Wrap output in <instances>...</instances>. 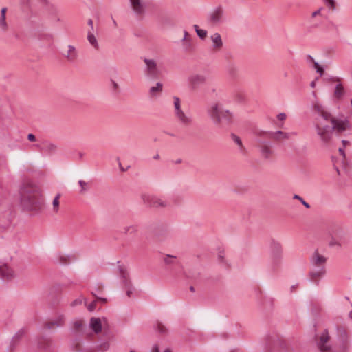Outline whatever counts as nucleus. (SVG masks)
<instances>
[{
  "mask_svg": "<svg viewBox=\"0 0 352 352\" xmlns=\"http://www.w3.org/2000/svg\"><path fill=\"white\" fill-rule=\"evenodd\" d=\"M313 111L318 114L315 121L316 133L324 145L331 143L334 131L340 133L346 130L348 121L333 117L318 101L313 103Z\"/></svg>",
  "mask_w": 352,
  "mask_h": 352,
  "instance_id": "obj_1",
  "label": "nucleus"
},
{
  "mask_svg": "<svg viewBox=\"0 0 352 352\" xmlns=\"http://www.w3.org/2000/svg\"><path fill=\"white\" fill-rule=\"evenodd\" d=\"M20 205L23 210L40 212L43 206L41 188L32 182H24L19 188Z\"/></svg>",
  "mask_w": 352,
  "mask_h": 352,
  "instance_id": "obj_2",
  "label": "nucleus"
},
{
  "mask_svg": "<svg viewBox=\"0 0 352 352\" xmlns=\"http://www.w3.org/2000/svg\"><path fill=\"white\" fill-rule=\"evenodd\" d=\"M207 113L213 123L219 127H227L232 122V114L226 110L218 103L212 104L207 110Z\"/></svg>",
  "mask_w": 352,
  "mask_h": 352,
  "instance_id": "obj_3",
  "label": "nucleus"
},
{
  "mask_svg": "<svg viewBox=\"0 0 352 352\" xmlns=\"http://www.w3.org/2000/svg\"><path fill=\"white\" fill-rule=\"evenodd\" d=\"M327 258L316 250L311 258V270L309 272L311 280L318 283V278L326 273L325 265Z\"/></svg>",
  "mask_w": 352,
  "mask_h": 352,
  "instance_id": "obj_4",
  "label": "nucleus"
},
{
  "mask_svg": "<svg viewBox=\"0 0 352 352\" xmlns=\"http://www.w3.org/2000/svg\"><path fill=\"white\" fill-rule=\"evenodd\" d=\"M327 232L331 239L329 242L330 247L340 248L347 242L344 229L337 223H333L328 226Z\"/></svg>",
  "mask_w": 352,
  "mask_h": 352,
  "instance_id": "obj_5",
  "label": "nucleus"
},
{
  "mask_svg": "<svg viewBox=\"0 0 352 352\" xmlns=\"http://www.w3.org/2000/svg\"><path fill=\"white\" fill-rule=\"evenodd\" d=\"M262 131H259L256 132V135L257 137V141L258 143V148L260 149L261 155L264 158L268 159L272 155L273 151L271 148V144L268 141L270 138L263 136Z\"/></svg>",
  "mask_w": 352,
  "mask_h": 352,
  "instance_id": "obj_6",
  "label": "nucleus"
},
{
  "mask_svg": "<svg viewBox=\"0 0 352 352\" xmlns=\"http://www.w3.org/2000/svg\"><path fill=\"white\" fill-rule=\"evenodd\" d=\"M143 60L146 65L144 69L146 76L152 80L158 79L161 76V71L157 67V62L147 58H144Z\"/></svg>",
  "mask_w": 352,
  "mask_h": 352,
  "instance_id": "obj_7",
  "label": "nucleus"
},
{
  "mask_svg": "<svg viewBox=\"0 0 352 352\" xmlns=\"http://www.w3.org/2000/svg\"><path fill=\"white\" fill-rule=\"evenodd\" d=\"M174 107L175 116L178 121L184 126H189L192 124V120L190 116H188L182 111L181 108V101L179 97L174 96Z\"/></svg>",
  "mask_w": 352,
  "mask_h": 352,
  "instance_id": "obj_8",
  "label": "nucleus"
},
{
  "mask_svg": "<svg viewBox=\"0 0 352 352\" xmlns=\"http://www.w3.org/2000/svg\"><path fill=\"white\" fill-rule=\"evenodd\" d=\"M295 132L286 133L282 131H262V135L265 138H269L270 140H273L275 142H280L290 139L292 136L296 135Z\"/></svg>",
  "mask_w": 352,
  "mask_h": 352,
  "instance_id": "obj_9",
  "label": "nucleus"
},
{
  "mask_svg": "<svg viewBox=\"0 0 352 352\" xmlns=\"http://www.w3.org/2000/svg\"><path fill=\"white\" fill-rule=\"evenodd\" d=\"M316 344L320 352H333L330 344V337L327 329L316 339Z\"/></svg>",
  "mask_w": 352,
  "mask_h": 352,
  "instance_id": "obj_10",
  "label": "nucleus"
},
{
  "mask_svg": "<svg viewBox=\"0 0 352 352\" xmlns=\"http://www.w3.org/2000/svg\"><path fill=\"white\" fill-rule=\"evenodd\" d=\"M142 199L143 202L149 207L164 208L168 205L166 201L150 195H142Z\"/></svg>",
  "mask_w": 352,
  "mask_h": 352,
  "instance_id": "obj_11",
  "label": "nucleus"
},
{
  "mask_svg": "<svg viewBox=\"0 0 352 352\" xmlns=\"http://www.w3.org/2000/svg\"><path fill=\"white\" fill-rule=\"evenodd\" d=\"M223 10L219 6L214 8L208 16V21L213 26L218 25L223 22Z\"/></svg>",
  "mask_w": 352,
  "mask_h": 352,
  "instance_id": "obj_12",
  "label": "nucleus"
},
{
  "mask_svg": "<svg viewBox=\"0 0 352 352\" xmlns=\"http://www.w3.org/2000/svg\"><path fill=\"white\" fill-rule=\"evenodd\" d=\"M283 250L280 243H274L272 246L271 258L273 267H278L281 261Z\"/></svg>",
  "mask_w": 352,
  "mask_h": 352,
  "instance_id": "obj_13",
  "label": "nucleus"
},
{
  "mask_svg": "<svg viewBox=\"0 0 352 352\" xmlns=\"http://www.w3.org/2000/svg\"><path fill=\"white\" fill-rule=\"evenodd\" d=\"M34 146L41 152L47 155H52L56 153L57 146L49 140H42L39 144H35Z\"/></svg>",
  "mask_w": 352,
  "mask_h": 352,
  "instance_id": "obj_14",
  "label": "nucleus"
},
{
  "mask_svg": "<svg viewBox=\"0 0 352 352\" xmlns=\"http://www.w3.org/2000/svg\"><path fill=\"white\" fill-rule=\"evenodd\" d=\"M120 276L122 278V282L126 289V295L130 297L133 293V288L131 281L129 278V274L126 269L122 266H119Z\"/></svg>",
  "mask_w": 352,
  "mask_h": 352,
  "instance_id": "obj_15",
  "label": "nucleus"
},
{
  "mask_svg": "<svg viewBox=\"0 0 352 352\" xmlns=\"http://www.w3.org/2000/svg\"><path fill=\"white\" fill-rule=\"evenodd\" d=\"M65 318L63 314H59L54 319L47 321L44 324L45 328L47 329H54L58 327H61L65 324Z\"/></svg>",
  "mask_w": 352,
  "mask_h": 352,
  "instance_id": "obj_16",
  "label": "nucleus"
},
{
  "mask_svg": "<svg viewBox=\"0 0 352 352\" xmlns=\"http://www.w3.org/2000/svg\"><path fill=\"white\" fill-rule=\"evenodd\" d=\"M212 41V50L214 52H220L223 47V42L219 33L215 32L210 35Z\"/></svg>",
  "mask_w": 352,
  "mask_h": 352,
  "instance_id": "obj_17",
  "label": "nucleus"
},
{
  "mask_svg": "<svg viewBox=\"0 0 352 352\" xmlns=\"http://www.w3.org/2000/svg\"><path fill=\"white\" fill-rule=\"evenodd\" d=\"M14 277V272L6 264H0V278L9 280Z\"/></svg>",
  "mask_w": 352,
  "mask_h": 352,
  "instance_id": "obj_18",
  "label": "nucleus"
},
{
  "mask_svg": "<svg viewBox=\"0 0 352 352\" xmlns=\"http://www.w3.org/2000/svg\"><path fill=\"white\" fill-rule=\"evenodd\" d=\"M63 56L69 62H74L78 58V51L74 45H69L68 50Z\"/></svg>",
  "mask_w": 352,
  "mask_h": 352,
  "instance_id": "obj_19",
  "label": "nucleus"
},
{
  "mask_svg": "<svg viewBox=\"0 0 352 352\" xmlns=\"http://www.w3.org/2000/svg\"><path fill=\"white\" fill-rule=\"evenodd\" d=\"M189 81L193 88L204 84L206 81V77L202 74H195L189 78Z\"/></svg>",
  "mask_w": 352,
  "mask_h": 352,
  "instance_id": "obj_20",
  "label": "nucleus"
},
{
  "mask_svg": "<svg viewBox=\"0 0 352 352\" xmlns=\"http://www.w3.org/2000/svg\"><path fill=\"white\" fill-rule=\"evenodd\" d=\"M46 11L48 14L49 19L53 21L59 22L60 21L58 16V10L57 8L54 5H49V7L46 8Z\"/></svg>",
  "mask_w": 352,
  "mask_h": 352,
  "instance_id": "obj_21",
  "label": "nucleus"
},
{
  "mask_svg": "<svg viewBox=\"0 0 352 352\" xmlns=\"http://www.w3.org/2000/svg\"><path fill=\"white\" fill-rule=\"evenodd\" d=\"M133 11L137 14H142L144 12V6L141 0H129Z\"/></svg>",
  "mask_w": 352,
  "mask_h": 352,
  "instance_id": "obj_22",
  "label": "nucleus"
},
{
  "mask_svg": "<svg viewBox=\"0 0 352 352\" xmlns=\"http://www.w3.org/2000/svg\"><path fill=\"white\" fill-rule=\"evenodd\" d=\"M86 329L82 320H76L72 322V330L75 333H83Z\"/></svg>",
  "mask_w": 352,
  "mask_h": 352,
  "instance_id": "obj_23",
  "label": "nucleus"
},
{
  "mask_svg": "<svg viewBox=\"0 0 352 352\" xmlns=\"http://www.w3.org/2000/svg\"><path fill=\"white\" fill-rule=\"evenodd\" d=\"M52 345V340L44 337H41L38 340V347L41 349L48 351L51 349Z\"/></svg>",
  "mask_w": 352,
  "mask_h": 352,
  "instance_id": "obj_24",
  "label": "nucleus"
},
{
  "mask_svg": "<svg viewBox=\"0 0 352 352\" xmlns=\"http://www.w3.org/2000/svg\"><path fill=\"white\" fill-rule=\"evenodd\" d=\"M90 327L96 333H100L102 330L101 320L98 318H91L90 320Z\"/></svg>",
  "mask_w": 352,
  "mask_h": 352,
  "instance_id": "obj_25",
  "label": "nucleus"
},
{
  "mask_svg": "<svg viewBox=\"0 0 352 352\" xmlns=\"http://www.w3.org/2000/svg\"><path fill=\"white\" fill-rule=\"evenodd\" d=\"M344 94H345L344 88L343 85L339 82V83H338L336 85L333 96L336 99L340 100L343 98Z\"/></svg>",
  "mask_w": 352,
  "mask_h": 352,
  "instance_id": "obj_26",
  "label": "nucleus"
},
{
  "mask_svg": "<svg viewBox=\"0 0 352 352\" xmlns=\"http://www.w3.org/2000/svg\"><path fill=\"white\" fill-rule=\"evenodd\" d=\"M7 12L6 8H3L1 10V15H0V28L3 31L6 32L8 29V24L6 23V14Z\"/></svg>",
  "mask_w": 352,
  "mask_h": 352,
  "instance_id": "obj_27",
  "label": "nucleus"
},
{
  "mask_svg": "<svg viewBox=\"0 0 352 352\" xmlns=\"http://www.w3.org/2000/svg\"><path fill=\"white\" fill-rule=\"evenodd\" d=\"M163 85L162 82H157L155 86L151 87L149 89V94L151 96H155L157 94L162 91Z\"/></svg>",
  "mask_w": 352,
  "mask_h": 352,
  "instance_id": "obj_28",
  "label": "nucleus"
},
{
  "mask_svg": "<svg viewBox=\"0 0 352 352\" xmlns=\"http://www.w3.org/2000/svg\"><path fill=\"white\" fill-rule=\"evenodd\" d=\"M138 230V226L137 225H131L123 228L122 232L124 234L133 235L135 234Z\"/></svg>",
  "mask_w": 352,
  "mask_h": 352,
  "instance_id": "obj_29",
  "label": "nucleus"
},
{
  "mask_svg": "<svg viewBox=\"0 0 352 352\" xmlns=\"http://www.w3.org/2000/svg\"><path fill=\"white\" fill-rule=\"evenodd\" d=\"M87 40L90 43V44L96 49L98 48V43L97 39L96 38L93 32L89 31L87 34Z\"/></svg>",
  "mask_w": 352,
  "mask_h": 352,
  "instance_id": "obj_30",
  "label": "nucleus"
},
{
  "mask_svg": "<svg viewBox=\"0 0 352 352\" xmlns=\"http://www.w3.org/2000/svg\"><path fill=\"white\" fill-rule=\"evenodd\" d=\"M193 28L197 34V36L201 39L204 40L207 36V31L203 29H200L197 25H194Z\"/></svg>",
  "mask_w": 352,
  "mask_h": 352,
  "instance_id": "obj_31",
  "label": "nucleus"
},
{
  "mask_svg": "<svg viewBox=\"0 0 352 352\" xmlns=\"http://www.w3.org/2000/svg\"><path fill=\"white\" fill-rule=\"evenodd\" d=\"M227 71L231 76H234L237 74L238 68L234 63H229L227 65Z\"/></svg>",
  "mask_w": 352,
  "mask_h": 352,
  "instance_id": "obj_32",
  "label": "nucleus"
},
{
  "mask_svg": "<svg viewBox=\"0 0 352 352\" xmlns=\"http://www.w3.org/2000/svg\"><path fill=\"white\" fill-rule=\"evenodd\" d=\"M232 140L239 146V149L241 151H244L245 148L243 145L242 141L240 138L235 134L232 133L231 135Z\"/></svg>",
  "mask_w": 352,
  "mask_h": 352,
  "instance_id": "obj_33",
  "label": "nucleus"
},
{
  "mask_svg": "<svg viewBox=\"0 0 352 352\" xmlns=\"http://www.w3.org/2000/svg\"><path fill=\"white\" fill-rule=\"evenodd\" d=\"M164 261L167 265L177 263V261H176V257L170 254H167L164 257Z\"/></svg>",
  "mask_w": 352,
  "mask_h": 352,
  "instance_id": "obj_34",
  "label": "nucleus"
},
{
  "mask_svg": "<svg viewBox=\"0 0 352 352\" xmlns=\"http://www.w3.org/2000/svg\"><path fill=\"white\" fill-rule=\"evenodd\" d=\"M60 195L58 194L54 199L52 205H53V210L55 212H57L58 211L59 208V199H60Z\"/></svg>",
  "mask_w": 352,
  "mask_h": 352,
  "instance_id": "obj_35",
  "label": "nucleus"
},
{
  "mask_svg": "<svg viewBox=\"0 0 352 352\" xmlns=\"http://www.w3.org/2000/svg\"><path fill=\"white\" fill-rule=\"evenodd\" d=\"M25 329H21L14 336L13 340H14V341L19 340L25 335Z\"/></svg>",
  "mask_w": 352,
  "mask_h": 352,
  "instance_id": "obj_36",
  "label": "nucleus"
},
{
  "mask_svg": "<svg viewBox=\"0 0 352 352\" xmlns=\"http://www.w3.org/2000/svg\"><path fill=\"white\" fill-rule=\"evenodd\" d=\"M58 260L59 262L63 265H66L70 262L69 256H68L59 255Z\"/></svg>",
  "mask_w": 352,
  "mask_h": 352,
  "instance_id": "obj_37",
  "label": "nucleus"
},
{
  "mask_svg": "<svg viewBox=\"0 0 352 352\" xmlns=\"http://www.w3.org/2000/svg\"><path fill=\"white\" fill-rule=\"evenodd\" d=\"M314 68L316 70V72L319 73L320 76H322L324 74V69L323 68L319 65L318 62H314L313 63Z\"/></svg>",
  "mask_w": 352,
  "mask_h": 352,
  "instance_id": "obj_38",
  "label": "nucleus"
},
{
  "mask_svg": "<svg viewBox=\"0 0 352 352\" xmlns=\"http://www.w3.org/2000/svg\"><path fill=\"white\" fill-rule=\"evenodd\" d=\"M293 199L299 200L302 203V204L307 208H310V205L307 202H306L300 196L298 195H294Z\"/></svg>",
  "mask_w": 352,
  "mask_h": 352,
  "instance_id": "obj_39",
  "label": "nucleus"
},
{
  "mask_svg": "<svg viewBox=\"0 0 352 352\" xmlns=\"http://www.w3.org/2000/svg\"><path fill=\"white\" fill-rule=\"evenodd\" d=\"M157 330L161 334H165L167 332L166 328L160 322H157Z\"/></svg>",
  "mask_w": 352,
  "mask_h": 352,
  "instance_id": "obj_40",
  "label": "nucleus"
},
{
  "mask_svg": "<svg viewBox=\"0 0 352 352\" xmlns=\"http://www.w3.org/2000/svg\"><path fill=\"white\" fill-rule=\"evenodd\" d=\"M78 184H79V185H80V186L81 188V190H80L81 192H84V191H86V190H88L89 184H88L87 182H85L83 180H79Z\"/></svg>",
  "mask_w": 352,
  "mask_h": 352,
  "instance_id": "obj_41",
  "label": "nucleus"
},
{
  "mask_svg": "<svg viewBox=\"0 0 352 352\" xmlns=\"http://www.w3.org/2000/svg\"><path fill=\"white\" fill-rule=\"evenodd\" d=\"M325 4L328 8L333 10L336 9V3L334 0H325Z\"/></svg>",
  "mask_w": 352,
  "mask_h": 352,
  "instance_id": "obj_42",
  "label": "nucleus"
},
{
  "mask_svg": "<svg viewBox=\"0 0 352 352\" xmlns=\"http://www.w3.org/2000/svg\"><path fill=\"white\" fill-rule=\"evenodd\" d=\"M91 294L96 298L97 301H100L103 304L106 303L107 301L105 298H102V297L98 296L94 292H91Z\"/></svg>",
  "mask_w": 352,
  "mask_h": 352,
  "instance_id": "obj_43",
  "label": "nucleus"
},
{
  "mask_svg": "<svg viewBox=\"0 0 352 352\" xmlns=\"http://www.w3.org/2000/svg\"><path fill=\"white\" fill-rule=\"evenodd\" d=\"M151 352H160L159 346L157 344H155ZM164 352H172L170 349H166Z\"/></svg>",
  "mask_w": 352,
  "mask_h": 352,
  "instance_id": "obj_44",
  "label": "nucleus"
},
{
  "mask_svg": "<svg viewBox=\"0 0 352 352\" xmlns=\"http://www.w3.org/2000/svg\"><path fill=\"white\" fill-rule=\"evenodd\" d=\"M82 302V300L80 298L76 299L71 302L72 307H75L78 305H80Z\"/></svg>",
  "mask_w": 352,
  "mask_h": 352,
  "instance_id": "obj_45",
  "label": "nucleus"
},
{
  "mask_svg": "<svg viewBox=\"0 0 352 352\" xmlns=\"http://www.w3.org/2000/svg\"><path fill=\"white\" fill-rule=\"evenodd\" d=\"M322 9H323L322 8H320L318 10L312 12L311 17L314 18V17L317 16L318 15H320L321 14V11L322 10Z\"/></svg>",
  "mask_w": 352,
  "mask_h": 352,
  "instance_id": "obj_46",
  "label": "nucleus"
},
{
  "mask_svg": "<svg viewBox=\"0 0 352 352\" xmlns=\"http://www.w3.org/2000/svg\"><path fill=\"white\" fill-rule=\"evenodd\" d=\"M28 140L30 142H35V141H36V136L34 134H32V133H29L28 135Z\"/></svg>",
  "mask_w": 352,
  "mask_h": 352,
  "instance_id": "obj_47",
  "label": "nucleus"
},
{
  "mask_svg": "<svg viewBox=\"0 0 352 352\" xmlns=\"http://www.w3.org/2000/svg\"><path fill=\"white\" fill-rule=\"evenodd\" d=\"M277 118L281 121L285 120L286 119V114L284 113H280L277 116Z\"/></svg>",
  "mask_w": 352,
  "mask_h": 352,
  "instance_id": "obj_48",
  "label": "nucleus"
},
{
  "mask_svg": "<svg viewBox=\"0 0 352 352\" xmlns=\"http://www.w3.org/2000/svg\"><path fill=\"white\" fill-rule=\"evenodd\" d=\"M328 80L333 82H340V78L338 77H331Z\"/></svg>",
  "mask_w": 352,
  "mask_h": 352,
  "instance_id": "obj_49",
  "label": "nucleus"
},
{
  "mask_svg": "<svg viewBox=\"0 0 352 352\" xmlns=\"http://www.w3.org/2000/svg\"><path fill=\"white\" fill-rule=\"evenodd\" d=\"M96 307V301H94L92 302L88 307V309L90 311H92L94 310Z\"/></svg>",
  "mask_w": 352,
  "mask_h": 352,
  "instance_id": "obj_50",
  "label": "nucleus"
},
{
  "mask_svg": "<svg viewBox=\"0 0 352 352\" xmlns=\"http://www.w3.org/2000/svg\"><path fill=\"white\" fill-rule=\"evenodd\" d=\"M40 1H41V3L43 4V6H46L47 8L49 7V5H52V3H50L48 0H40Z\"/></svg>",
  "mask_w": 352,
  "mask_h": 352,
  "instance_id": "obj_51",
  "label": "nucleus"
},
{
  "mask_svg": "<svg viewBox=\"0 0 352 352\" xmlns=\"http://www.w3.org/2000/svg\"><path fill=\"white\" fill-rule=\"evenodd\" d=\"M87 24L88 25H89L91 27V30L89 31H91L93 32L94 31V23H93V20L91 19H89L88 21H87Z\"/></svg>",
  "mask_w": 352,
  "mask_h": 352,
  "instance_id": "obj_52",
  "label": "nucleus"
},
{
  "mask_svg": "<svg viewBox=\"0 0 352 352\" xmlns=\"http://www.w3.org/2000/svg\"><path fill=\"white\" fill-rule=\"evenodd\" d=\"M223 255L222 254V252H219V255H218V258L219 260L221 261V262H223Z\"/></svg>",
  "mask_w": 352,
  "mask_h": 352,
  "instance_id": "obj_53",
  "label": "nucleus"
},
{
  "mask_svg": "<svg viewBox=\"0 0 352 352\" xmlns=\"http://www.w3.org/2000/svg\"><path fill=\"white\" fill-rule=\"evenodd\" d=\"M307 60L311 62L312 63H314L315 61L314 58L311 56V55H308L307 57Z\"/></svg>",
  "mask_w": 352,
  "mask_h": 352,
  "instance_id": "obj_54",
  "label": "nucleus"
},
{
  "mask_svg": "<svg viewBox=\"0 0 352 352\" xmlns=\"http://www.w3.org/2000/svg\"><path fill=\"white\" fill-rule=\"evenodd\" d=\"M339 153H340L341 155H342L343 157L345 156V153H344V148H339Z\"/></svg>",
  "mask_w": 352,
  "mask_h": 352,
  "instance_id": "obj_55",
  "label": "nucleus"
},
{
  "mask_svg": "<svg viewBox=\"0 0 352 352\" xmlns=\"http://www.w3.org/2000/svg\"><path fill=\"white\" fill-rule=\"evenodd\" d=\"M184 38H182V41H184L186 39V38H187V36H188V32H187V31H186V30L184 31Z\"/></svg>",
  "mask_w": 352,
  "mask_h": 352,
  "instance_id": "obj_56",
  "label": "nucleus"
},
{
  "mask_svg": "<svg viewBox=\"0 0 352 352\" xmlns=\"http://www.w3.org/2000/svg\"><path fill=\"white\" fill-rule=\"evenodd\" d=\"M102 291V286H100L98 289H96V292L98 293H101Z\"/></svg>",
  "mask_w": 352,
  "mask_h": 352,
  "instance_id": "obj_57",
  "label": "nucleus"
},
{
  "mask_svg": "<svg viewBox=\"0 0 352 352\" xmlns=\"http://www.w3.org/2000/svg\"><path fill=\"white\" fill-rule=\"evenodd\" d=\"M310 86L312 87V88H314L316 87V82L315 81H312L310 84Z\"/></svg>",
  "mask_w": 352,
  "mask_h": 352,
  "instance_id": "obj_58",
  "label": "nucleus"
},
{
  "mask_svg": "<svg viewBox=\"0 0 352 352\" xmlns=\"http://www.w3.org/2000/svg\"><path fill=\"white\" fill-rule=\"evenodd\" d=\"M153 159L154 160H159L160 159V155L159 154H156L155 155L153 156Z\"/></svg>",
  "mask_w": 352,
  "mask_h": 352,
  "instance_id": "obj_59",
  "label": "nucleus"
},
{
  "mask_svg": "<svg viewBox=\"0 0 352 352\" xmlns=\"http://www.w3.org/2000/svg\"><path fill=\"white\" fill-rule=\"evenodd\" d=\"M113 87H114V88H115V89H117V88H118V85L116 82H114V81L113 82Z\"/></svg>",
  "mask_w": 352,
  "mask_h": 352,
  "instance_id": "obj_60",
  "label": "nucleus"
},
{
  "mask_svg": "<svg viewBox=\"0 0 352 352\" xmlns=\"http://www.w3.org/2000/svg\"><path fill=\"white\" fill-rule=\"evenodd\" d=\"M175 164H180L182 163V160L181 159H178L175 162Z\"/></svg>",
  "mask_w": 352,
  "mask_h": 352,
  "instance_id": "obj_61",
  "label": "nucleus"
},
{
  "mask_svg": "<svg viewBox=\"0 0 352 352\" xmlns=\"http://www.w3.org/2000/svg\"><path fill=\"white\" fill-rule=\"evenodd\" d=\"M109 348V344L107 343L104 344V349H107Z\"/></svg>",
  "mask_w": 352,
  "mask_h": 352,
  "instance_id": "obj_62",
  "label": "nucleus"
},
{
  "mask_svg": "<svg viewBox=\"0 0 352 352\" xmlns=\"http://www.w3.org/2000/svg\"><path fill=\"white\" fill-rule=\"evenodd\" d=\"M342 143H343V144H344V146H345L346 144H349V142H348V141H346V140H342Z\"/></svg>",
  "mask_w": 352,
  "mask_h": 352,
  "instance_id": "obj_63",
  "label": "nucleus"
},
{
  "mask_svg": "<svg viewBox=\"0 0 352 352\" xmlns=\"http://www.w3.org/2000/svg\"><path fill=\"white\" fill-rule=\"evenodd\" d=\"M349 317L352 319V311L349 312Z\"/></svg>",
  "mask_w": 352,
  "mask_h": 352,
  "instance_id": "obj_64",
  "label": "nucleus"
}]
</instances>
